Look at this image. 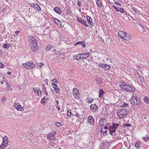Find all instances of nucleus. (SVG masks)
I'll return each mask as SVG.
<instances>
[{"label": "nucleus", "mask_w": 149, "mask_h": 149, "mask_svg": "<svg viewBox=\"0 0 149 149\" xmlns=\"http://www.w3.org/2000/svg\"><path fill=\"white\" fill-rule=\"evenodd\" d=\"M76 116L77 117H79V115L78 113H77L76 114Z\"/></svg>", "instance_id": "603ef678"}, {"label": "nucleus", "mask_w": 149, "mask_h": 149, "mask_svg": "<svg viewBox=\"0 0 149 149\" xmlns=\"http://www.w3.org/2000/svg\"><path fill=\"white\" fill-rule=\"evenodd\" d=\"M42 88L43 90L44 91H45V90H46V88H45V85L44 84H43L42 86Z\"/></svg>", "instance_id": "c03bdc74"}, {"label": "nucleus", "mask_w": 149, "mask_h": 149, "mask_svg": "<svg viewBox=\"0 0 149 149\" xmlns=\"http://www.w3.org/2000/svg\"><path fill=\"white\" fill-rule=\"evenodd\" d=\"M56 108L59 110H60V107H58V106H56Z\"/></svg>", "instance_id": "3c124183"}, {"label": "nucleus", "mask_w": 149, "mask_h": 149, "mask_svg": "<svg viewBox=\"0 0 149 149\" xmlns=\"http://www.w3.org/2000/svg\"><path fill=\"white\" fill-rule=\"evenodd\" d=\"M28 42L31 49L33 52L36 51L38 49L37 41L32 36H30L28 38Z\"/></svg>", "instance_id": "f257e3e1"}, {"label": "nucleus", "mask_w": 149, "mask_h": 149, "mask_svg": "<svg viewBox=\"0 0 149 149\" xmlns=\"http://www.w3.org/2000/svg\"><path fill=\"white\" fill-rule=\"evenodd\" d=\"M90 108L93 112H95L97 110V107L95 104H92L90 106Z\"/></svg>", "instance_id": "f3484780"}, {"label": "nucleus", "mask_w": 149, "mask_h": 149, "mask_svg": "<svg viewBox=\"0 0 149 149\" xmlns=\"http://www.w3.org/2000/svg\"><path fill=\"white\" fill-rule=\"evenodd\" d=\"M108 128H109V127H108V126H105V127H104V128L105 129H108Z\"/></svg>", "instance_id": "5fc2aeb1"}, {"label": "nucleus", "mask_w": 149, "mask_h": 149, "mask_svg": "<svg viewBox=\"0 0 149 149\" xmlns=\"http://www.w3.org/2000/svg\"><path fill=\"white\" fill-rule=\"evenodd\" d=\"M89 53H81L80 55H81L82 56V59H85L86 58H87L88 56L90 55Z\"/></svg>", "instance_id": "a211bd4d"}, {"label": "nucleus", "mask_w": 149, "mask_h": 149, "mask_svg": "<svg viewBox=\"0 0 149 149\" xmlns=\"http://www.w3.org/2000/svg\"><path fill=\"white\" fill-rule=\"evenodd\" d=\"M1 100L3 103L4 102L6 101V98L5 97H3L1 98Z\"/></svg>", "instance_id": "4c0bfd02"}, {"label": "nucleus", "mask_w": 149, "mask_h": 149, "mask_svg": "<svg viewBox=\"0 0 149 149\" xmlns=\"http://www.w3.org/2000/svg\"><path fill=\"white\" fill-rule=\"evenodd\" d=\"M52 81L53 83H56L57 82L56 79V78H54L52 80Z\"/></svg>", "instance_id": "49530a36"}, {"label": "nucleus", "mask_w": 149, "mask_h": 149, "mask_svg": "<svg viewBox=\"0 0 149 149\" xmlns=\"http://www.w3.org/2000/svg\"><path fill=\"white\" fill-rule=\"evenodd\" d=\"M77 20L79 23L84 25L86 26H88L85 20H84L81 18H77Z\"/></svg>", "instance_id": "dca6fc26"}, {"label": "nucleus", "mask_w": 149, "mask_h": 149, "mask_svg": "<svg viewBox=\"0 0 149 149\" xmlns=\"http://www.w3.org/2000/svg\"><path fill=\"white\" fill-rule=\"evenodd\" d=\"M87 122L91 125L94 124L93 118L92 116H90L88 117Z\"/></svg>", "instance_id": "4468645a"}, {"label": "nucleus", "mask_w": 149, "mask_h": 149, "mask_svg": "<svg viewBox=\"0 0 149 149\" xmlns=\"http://www.w3.org/2000/svg\"><path fill=\"white\" fill-rule=\"evenodd\" d=\"M52 86L55 90L58 88L57 85L53 83L52 84Z\"/></svg>", "instance_id": "7c9ffc66"}, {"label": "nucleus", "mask_w": 149, "mask_h": 149, "mask_svg": "<svg viewBox=\"0 0 149 149\" xmlns=\"http://www.w3.org/2000/svg\"><path fill=\"white\" fill-rule=\"evenodd\" d=\"M93 99L92 97H88L86 99V102L88 103H91L93 101Z\"/></svg>", "instance_id": "393cba45"}, {"label": "nucleus", "mask_w": 149, "mask_h": 149, "mask_svg": "<svg viewBox=\"0 0 149 149\" xmlns=\"http://www.w3.org/2000/svg\"><path fill=\"white\" fill-rule=\"evenodd\" d=\"M118 36L124 40H131L132 39V36L123 31H119L118 33Z\"/></svg>", "instance_id": "f03ea898"}, {"label": "nucleus", "mask_w": 149, "mask_h": 149, "mask_svg": "<svg viewBox=\"0 0 149 149\" xmlns=\"http://www.w3.org/2000/svg\"><path fill=\"white\" fill-rule=\"evenodd\" d=\"M81 55H80V54L78 55H75L74 56L73 58L74 60L77 59L79 60L82 59Z\"/></svg>", "instance_id": "aec40b11"}, {"label": "nucleus", "mask_w": 149, "mask_h": 149, "mask_svg": "<svg viewBox=\"0 0 149 149\" xmlns=\"http://www.w3.org/2000/svg\"><path fill=\"white\" fill-rule=\"evenodd\" d=\"M128 104L126 103H123V107H127V106Z\"/></svg>", "instance_id": "a18cd8bd"}, {"label": "nucleus", "mask_w": 149, "mask_h": 149, "mask_svg": "<svg viewBox=\"0 0 149 149\" xmlns=\"http://www.w3.org/2000/svg\"><path fill=\"white\" fill-rule=\"evenodd\" d=\"M56 133V132H54V134H52L51 133L48 134L47 136L48 139L51 140H54V139H55V138L54 136L55 134Z\"/></svg>", "instance_id": "ddd939ff"}, {"label": "nucleus", "mask_w": 149, "mask_h": 149, "mask_svg": "<svg viewBox=\"0 0 149 149\" xmlns=\"http://www.w3.org/2000/svg\"><path fill=\"white\" fill-rule=\"evenodd\" d=\"M44 64L42 63H38L37 64L38 66L40 68Z\"/></svg>", "instance_id": "f704fd0d"}, {"label": "nucleus", "mask_w": 149, "mask_h": 149, "mask_svg": "<svg viewBox=\"0 0 149 149\" xmlns=\"http://www.w3.org/2000/svg\"><path fill=\"white\" fill-rule=\"evenodd\" d=\"M115 3H116V4H118V5H120V4L118 3L117 2H115Z\"/></svg>", "instance_id": "bf43d9fd"}, {"label": "nucleus", "mask_w": 149, "mask_h": 149, "mask_svg": "<svg viewBox=\"0 0 149 149\" xmlns=\"http://www.w3.org/2000/svg\"><path fill=\"white\" fill-rule=\"evenodd\" d=\"M4 66L3 64L0 62V68H3Z\"/></svg>", "instance_id": "37998d69"}, {"label": "nucleus", "mask_w": 149, "mask_h": 149, "mask_svg": "<svg viewBox=\"0 0 149 149\" xmlns=\"http://www.w3.org/2000/svg\"><path fill=\"white\" fill-rule=\"evenodd\" d=\"M127 114V111L125 109H122L119 110L117 112V115L118 118H122Z\"/></svg>", "instance_id": "20e7f679"}, {"label": "nucleus", "mask_w": 149, "mask_h": 149, "mask_svg": "<svg viewBox=\"0 0 149 149\" xmlns=\"http://www.w3.org/2000/svg\"><path fill=\"white\" fill-rule=\"evenodd\" d=\"M104 94V91L102 89H101L100 90L99 92V97H101L102 95Z\"/></svg>", "instance_id": "c756f323"}, {"label": "nucleus", "mask_w": 149, "mask_h": 149, "mask_svg": "<svg viewBox=\"0 0 149 149\" xmlns=\"http://www.w3.org/2000/svg\"><path fill=\"white\" fill-rule=\"evenodd\" d=\"M130 101L131 104L134 105H137L139 104V101L138 98V97L136 96H132Z\"/></svg>", "instance_id": "0eeeda50"}, {"label": "nucleus", "mask_w": 149, "mask_h": 149, "mask_svg": "<svg viewBox=\"0 0 149 149\" xmlns=\"http://www.w3.org/2000/svg\"><path fill=\"white\" fill-rule=\"evenodd\" d=\"M7 145L8 144L3 143V142L1 145L0 146V149H3L4 148L6 147Z\"/></svg>", "instance_id": "a878e982"}, {"label": "nucleus", "mask_w": 149, "mask_h": 149, "mask_svg": "<svg viewBox=\"0 0 149 149\" xmlns=\"http://www.w3.org/2000/svg\"><path fill=\"white\" fill-rule=\"evenodd\" d=\"M34 91L35 92H36L37 93L38 95H41V92L40 90L39 89L38 87H35L33 88Z\"/></svg>", "instance_id": "6ab92c4d"}, {"label": "nucleus", "mask_w": 149, "mask_h": 149, "mask_svg": "<svg viewBox=\"0 0 149 149\" xmlns=\"http://www.w3.org/2000/svg\"><path fill=\"white\" fill-rule=\"evenodd\" d=\"M120 86L122 89L128 92H134L135 91L134 88L133 86L127 84L124 82H122L120 85Z\"/></svg>", "instance_id": "7ed1b4c3"}, {"label": "nucleus", "mask_w": 149, "mask_h": 149, "mask_svg": "<svg viewBox=\"0 0 149 149\" xmlns=\"http://www.w3.org/2000/svg\"><path fill=\"white\" fill-rule=\"evenodd\" d=\"M86 20L89 26L91 27H92L93 25V23L91 18L90 16H86Z\"/></svg>", "instance_id": "9b49d317"}, {"label": "nucleus", "mask_w": 149, "mask_h": 149, "mask_svg": "<svg viewBox=\"0 0 149 149\" xmlns=\"http://www.w3.org/2000/svg\"><path fill=\"white\" fill-rule=\"evenodd\" d=\"M52 46L50 45H48L46 48V49L47 51H49L52 48Z\"/></svg>", "instance_id": "2f4dec72"}, {"label": "nucleus", "mask_w": 149, "mask_h": 149, "mask_svg": "<svg viewBox=\"0 0 149 149\" xmlns=\"http://www.w3.org/2000/svg\"><path fill=\"white\" fill-rule=\"evenodd\" d=\"M99 67L103 68L105 70H109L110 68V66L108 65L100 63L98 64Z\"/></svg>", "instance_id": "9d476101"}, {"label": "nucleus", "mask_w": 149, "mask_h": 149, "mask_svg": "<svg viewBox=\"0 0 149 149\" xmlns=\"http://www.w3.org/2000/svg\"><path fill=\"white\" fill-rule=\"evenodd\" d=\"M139 27L141 31L143 33H144L146 32V29H145L143 25H140Z\"/></svg>", "instance_id": "5701e85b"}, {"label": "nucleus", "mask_w": 149, "mask_h": 149, "mask_svg": "<svg viewBox=\"0 0 149 149\" xmlns=\"http://www.w3.org/2000/svg\"><path fill=\"white\" fill-rule=\"evenodd\" d=\"M85 67H86V66L87 65V63H85V64L84 65Z\"/></svg>", "instance_id": "4d7b16f0"}, {"label": "nucleus", "mask_w": 149, "mask_h": 149, "mask_svg": "<svg viewBox=\"0 0 149 149\" xmlns=\"http://www.w3.org/2000/svg\"><path fill=\"white\" fill-rule=\"evenodd\" d=\"M71 115V111L70 110H68L67 111V115L68 116H70Z\"/></svg>", "instance_id": "c9c22d12"}, {"label": "nucleus", "mask_w": 149, "mask_h": 149, "mask_svg": "<svg viewBox=\"0 0 149 149\" xmlns=\"http://www.w3.org/2000/svg\"><path fill=\"white\" fill-rule=\"evenodd\" d=\"M54 11L57 13L60 14L61 13V9L58 7H56L54 8Z\"/></svg>", "instance_id": "412c9836"}, {"label": "nucleus", "mask_w": 149, "mask_h": 149, "mask_svg": "<svg viewBox=\"0 0 149 149\" xmlns=\"http://www.w3.org/2000/svg\"><path fill=\"white\" fill-rule=\"evenodd\" d=\"M1 83L2 84H3V81H2L1 82Z\"/></svg>", "instance_id": "052dcab7"}, {"label": "nucleus", "mask_w": 149, "mask_h": 149, "mask_svg": "<svg viewBox=\"0 0 149 149\" xmlns=\"http://www.w3.org/2000/svg\"><path fill=\"white\" fill-rule=\"evenodd\" d=\"M61 125V123L58 122L56 123V125L57 127L60 126Z\"/></svg>", "instance_id": "79ce46f5"}, {"label": "nucleus", "mask_w": 149, "mask_h": 149, "mask_svg": "<svg viewBox=\"0 0 149 149\" xmlns=\"http://www.w3.org/2000/svg\"><path fill=\"white\" fill-rule=\"evenodd\" d=\"M19 33V31H17L15 32V33L17 36L18 33Z\"/></svg>", "instance_id": "09e8293b"}, {"label": "nucleus", "mask_w": 149, "mask_h": 149, "mask_svg": "<svg viewBox=\"0 0 149 149\" xmlns=\"http://www.w3.org/2000/svg\"><path fill=\"white\" fill-rule=\"evenodd\" d=\"M118 11H120V13H123L124 12V10L123 9L119 8Z\"/></svg>", "instance_id": "e433bc0d"}, {"label": "nucleus", "mask_w": 149, "mask_h": 149, "mask_svg": "<svg viewBox=\"0 0 149 149\" xmlns=\"http://www.w3.org/2000/svg\"><path fill=\"white\" fill-rule=\"evenodd\" d=\"M97 5L98 6H101L102 5L101 1L100 0H97Z\"/></svg>", "instance_id": "c85d7f7f"}, {"label": "nucleus", "mask_w": 149, "mask_h": 149, "mask_svg": "<svg viewBox=\"0 0 149 149\" xmlns=\"http://www.w3.org/2000/svg\"><path fill=\"white\" fill-rule=\"evenodd\" d=\"M3 48H8L9 47V45L7 44H5L3 45Z\"/></svg>", "instance_id": "473e14b6"}, {"label": "nucleus", "mask_w": 149, "mask_h": 149, "mask_svg": "<svg viewBox=\"0 0 149 149\" xmlns=\"http://www.w3.org/2000/svg\"><path fill=\"white\" fill-rule=\"evenodd\" d=\"M73 94L75 97L77 99L79 98V93L78 90L75 88H74L72 91Z\"/></svg>", "instance_id": "1a4fd4ad"}, {"label": "nucleus", "mask_w": 149, "mask_h": 149, "mask_svg": "<svg viewBox=\"0 0 149 149\" xmlns=\"http://www.w3.org/2000/svg\"><path fill=\"white\" fill-rule=\"evenodd\" d=\"M58 141L55 139H54V140H52L49 143L50 146L51 147H53L56 144H57Z\"/></svg>", "instance_id": "2eb2a0df"}, {"label": "nucleus", "mask_w": 149, "mask_h": 149, "mask_svg": "<svg viewBox=\"0 0 149 149\" xmlns=\"http://www.w3.org/2000/svg\"><path fill=\"white\" fill-rule=\"evenodd\" d=\"M77 4L79 6V7L80 6V3L79 2H78Z\"/></svg>", "instance_id": "6e6d98bb"}, {"label": "nucleus", "mask_w": 149, "mask_h": 149, "mask_svg": "<svg viewBox=\"0 0 149 149\" xmlns=\"http://www.w3.org/2000/svg\"><path fill=\"white\" fill-rule=\"evenodd\" d=\"M11 73L10 72H7V74H10Z\"/></svg>", "instance_id": "13d9d810"}, {"label": "nucleus", "mask_w": 149, "mask_h": 149, "mask_svg": "<svg viewBox=\"0 0 149 149\" xmlns=\"http://www.w3.org/2000/svg\"><path fill=\"white\" fill-rule=\"evenodd\" d=\"M22 66L27 69H32L35 66V64L32 61H28L25 63H23Z\"/></svg>", "instance_id": "423d86ee"}, {"label": "nucleus", "mask_w": 149, "mask_h": 149, "mask_svg": "<svg viewBox=\"0 0 149 149\" xmlns=\"http://www.w3.org/2000/svg\"><path fill=\"white\" fill-rule=\"evenodd\" d=\"M144 102L146 103L149 104V99L147 97H145L143 99Z\"/></svg>", "instance_id": "cd10ccee"}, {"label": "nucleus", "mask_w": 149, "mask_h": 149, "mask_svg": "<svg viewBox=\"0 0 149 149\" xmlns=\"http://www.w3.org/2000/svg\"><path fill=\"white\" fill-rule=\"evenodd\" d=\"M124 125H125L127 127H130L131 126V125L130 124H125Z\"/></svg>", "instance_id": "de8ad7c7"}, {"label": "nucleus", "mask_w": 149, "mask_h": 149, "mask_svg": "<svg viewBox=\"0 0 149 149\" xmlns=\"http://www.w3.org/2000/svg\"><path fill=\"white\" fill-rule=\"evenodd\" d=\"M141 143L139 141H137L135 143V147L138 149L140 148Z\"/></svg>", "instance_id": "b1692460"}, {"label": "nucleus", "mask_w": 149, "mask_h": 149, "mask_svg": "<svg viewBox=\"0 0 149 149\" xmlns=\"http://www.w3.org/2000/svg\"><path fill=\"white\" fill-rule=\"evenodd\" d=\"M14 105L17 110L22 111L24 109V107H21V105L19 103L17 102H15L14 104Z\"/></svg>", "instance_id": "6e6552de"}, {"label": "nucleus", "mask_w": 149, "mask_h": 149, "mask_svg": "<svg viewBox=\"0 0 149 149\" xmlns=\"http://www.w3.org/2000/svg\"><path fill=\"white\" fill-rule=\"evenodd\" d=\"M56 104L57 105H58V103H59V101H58V100H56Z\"/></svg>", "instance_id": "864d4df0"}, {"label": "nucleus", "mask_w": 149, "mask_h": 149, "mask_svg": "<svg viewBox=\"0 0 149 149\" xmlns=\"http://www.w3.org/2000/svg\"><path fill=\"white\" fill-rule=\"evenodd\" d=\"M55 91H56V93H59L60 90L58 88H57V89H55Z\"/></svg>", "instance_id": "a19ab883"}, {"label": "nucleus", "mask_w": 149, "mask_h": 149, "mask_svg": "<svg viewBox=\"0 0 149 149\" xmlns=\"http://www.w3.org/2000/svg\"><path fill=\"white\" fill-rule=\"evenodd\" d=\"M80 44L82 45L83 47H84L86 46V45L85 44V43L84 42H81V41H79L77 42L74 45H77Z\"/></svg>", "instance_id": "4be33fe9"}, {"label": "nucleus", "mask_w": 149, "mask_h": 149, "mask_svg": "<svg viewBox=\"0 0 149 149\" xmlns=\"http://www.w3.org/2000/svg\"><path fill=\"white\" fill-rule=\"evenodd\" d=\"M119 125L118 122L113 123L112 124V126H111L109 130L110 131L109 133L111 135H114L113 133L115 132L116 130Z\"/></svg>", "instance_id": "39448f33"}, {"label": "nucleus", "mask_w": 149, "mask_h": 149, "mask_svg": "<svg viewBox=\"0 0 149 149\" xmlns=\"http://www.w3.org/2000/svg\"><path fill=\"white\" fill-rule=\"evenodd\" d=\"M45 97L42 98L41 100V103H43L45 102Z\"/></svg>", "instance_id": "58836bf2"}, {"label": "nucleus", "mask_w": 149, "mask_h": 149, "mask_svg": "<svg viewBox=\"0 0 149 149\" xmlns=\"http://www.w3.org/2000/svg\"><path fill=\"white\" fill-rule=\"evenodd\" d=\"M54 22L57 24H59L61 23L60 21L57 19H55Z\"/></svg>", "instance_id": "72a5a7b5"}, {"label": "nucleus", "mask_w": 149, "mask_h": 149, "mask_svg": "<svg viewBox=\"0 0 149 149\" xmlns=\"http://www.w3.org/2000/svg\"><path fill=\"white\" fill-rule=\"evenodd\" d=\"M31 6L37 11H40L41 10L40 7L36 3H31Z\"/></svg>", "instance_id": "f8f14e48"}, {"label": "nucleus", "mask_w": 149, "mask_h": 149, "mask_svg": "<svg viewBox=\"0 0 149 149\" xmlns=\"http://www.w3.org/2000/svg\"><path fill=\"white\" fill-rule=\"evenodd\" d=\"M113 7L115 8V9L117 11H118V10H119V8H118V7H116V6H115V5H113Z\"/></svg>", "instance_id": "ea45409f"}, {"label": "nucleus", "mask_w": 149, "mask_h": 149, "mask_svg": "<svg viewBox=\"0 0 149 149\" xmlns=\"http://www.w3.org/2000/svg\"><path fill=\"white\" fill-rule=\"evenodd\" d=\"M44 91V92H45V94H46V95H48V93L47 92L46 90H45V91Z\"/></svg>", "instance_id": "8fccbe9b"}, {"label": "nucleus", "mask_w": 149, "mask_h": 149, "mask_svg": "<svg viewBox=\"0 0 149 149\" xmlns=\"http://www.w3.org/2000/svg\"><path fill=\"white\" fill-rule=\"evenodd\" d=\"M3 142L4 143H6L8 144V139L7 137H4L3 138Z\"/></svg>", "instance_id": "bb28decb"}]
</instances>
